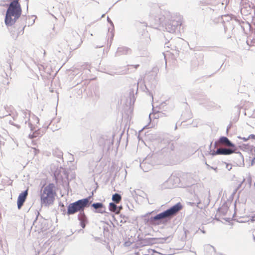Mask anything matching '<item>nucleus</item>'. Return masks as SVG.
<instances>
[{
  "label": "nucleus",
  "instance_id": "obj_1",
  "mask_svg": "<svg viewBox=\"0 0 255 255\" xmlns=\"http://www.w3.org/2000/svg\"><path fill=\"white\" fill-rule=\"evenodd\" d=\"M6 9L4 23L7 27L11 26L20 17L22 9L18 0H11Z\"/></svg>",
  "mask_w": 255,
  "mask_h": 255
},
{
  "label": "nucleus",
  "instance_id": "obj_2",
  "mask_svg": "<svg viewBox=\"0 0 255 255\" xmlns=\"http://www.w3.org/2000/svg\"><path fill=\"white\" fill-rule=\"evenodd\" d=\"M93 194L94 192L93 191L91 195L70 203L67 206V215L70 216L77 212L80 213L83 211L86 208L89 207L92 202L91 199L92 198Z\"/></svg>",
  "mask_w": 255,
  "mask_h": 255
},
{
  "label": "nucleus",
  "instance_id": "obj_3",
  "mask_svg": "<svg viewBox=\"0 0 255 255\" xmlns=\"http://www.w3.org/2000/svg\"><path fill=\"white\" fill-rule=\"evenodd\" d=\"M54 188V184L49 183L44 188L43 190L41 191L40 200L42 205H44L45 206H48L53 204L56 194L53 190Z\"/></svg>",
  "mask_w": 255,
  "mask_h": 255
},
{
  "label": "nucleus",
  "instance_id": "obj_4",
  "mask_svg": "<svg viewBox=\"0 0 255 255\" xmlns=\"http://www.w3.org/2000/svg\"><path fill=\"white\" fill-rule=\"evenodd\" d=\"M182 207L181 203L178 202L166 210L159 213L160 223L165 224L171 220L182 209Z\"/></svg>",
  "mask_w": 255,
  "mask_h": 255
},
{
  "label": "nucleus",
  "instance_id": "obj_5",
  "mask_svg": "<svg viewBox=\"0 0 255 255\" xmlns=\"http://www.w3.org/2000/svg\"><path fill=\"white\" fill-rule=\"evenodd\" d=\"M182 24L181 17L177 16L175 18L172 17L165 23V27L167 31L170 33H174L178 26Z\"/></svg>",
  "mask_w": 255,
  "mask_h": 255
},
{
  "label": "nucleus",
  "instance_id": "obj_6",
  "mask_svg": "<svg viewBox=\"0 0 255 255\" xmlns=\"http://www.w3.org/2000/svg\"><path fill=\"white\" fill-rule=\"evenodd\" d=\"M154 11L158 13L160 12V8L158 6H156L153 9H152L151 12H150V18L151 19H153L154 23L155 25H158L160 24H163L162 23L164 20V17L158 14H155Z\"/></svg>",
  "mask_w": 255,
  "mask_h": 255
},
{
  "label": "nucleus",
  "instance_id": "obj_7",
  "mask_svg": "<svg viewBox=\"0 0 255 255\" xmlns=\"http://www.w3.org/2000/svg\"><path fill=\"white\" fill-rule=\"evenodd\" d=\"M172 238V237L171 236H168L165 238L160 239H156L153 238H146L142 240V243L144 245H152L153 244L156 243V241L159 240V243L163 244L165 242H170L171 241Z\"/></svg>",
  "mask_w": 255,
  "mask_h": 255
},
{
  "label": "nucleus",
  "instance_id": "obj_8",
  "mask_svg": "<svg viewBox=\"0 0 255 255\" xmlns=\"http://www.w3.org/2000/svg\"><path fill=\"white\" fill-rule=\"evenodd\" d=\"M70 36L69 40L75 47H78L81 45L82 41L80 35L76 31L72 30L70 33Z\"/></svg>",
  "mask_w": 255,
  "mask_h": 255
},
{
  "label": "nucleus",
  "instance_id": "obj_9",
  "mask_svg": "<svg viewBox=\"0 0 255 255\" xmlns=\"http://www.w3.org/2000/svg\"><path fill=\"white\" fill-rule=\"evenodd\" d=\"M28 189H26L19 194L17 200V208L19 210L21 208L25 202L28 195Z\"/></svg>",
  "mask_w": 255,
  "mask_h": 255
},
{
  "label": "nucleus",
  "instance_id": "obj_10",
  "mask_svg": "<svg viewBox=\"0 0 255 255\" xmlns=\"http://www.w3.org/2000/svg\"><path fill=\"white\" fill-rule=\"evenodd\" d=\"M152 212L147 213L145 216L144 220L146 223H149L151 224H159L160 223V218L159 214H156L154 216L149 217V215L151 214Z\"/></svg>",
  "mask_w": 255,
  "mask_h": 255
},
{
  "label": "nucleus",
  "instance_id": "obj_11",
  "mask_svg": "<svg viewBox=\"0 0 255 255\" xmlns=\"http://www.w3.org/2000/svg\"><path fill=\"white\" fill-rule=\"evenodd\" d=\"M152 212L147 213L145 216L144 220L146 223H149L151 224H159L160 223V218L159 214H156L154 216L149 217V215L151 214Z\"/></svg>",
  "mask_w": 255,
  "mask_h": 255
},
{
  "label": "nucleus",
  "instance_id": "obj_12",
  "mask_svg": "<svg viewBox=\"0 0 255 255\" xmlns=\"http://www.w3.org/2000/svg\"><path fill=\"white\" fill-rule=\"evenodd\" d=\"M91 207L93 208L95 210V213L104 214L106 213V207L101 202H96L91 204Z\"/></svg>",
  "mask_w": 255,
  "mask_h": 255
},
{
  "label": "nucleus",
  "instance_id": "obj_13",
  "mask_svg": "<svg viewBox=\"0 0 255 255\" xmlns=\"http://www.w3.org/2000/svg\"><path fill=\"white\" fill-rule=\"evenodd\" d=\"M235 153L236 155L233 157L234 163L239 166H244V159L242 154L240 151H235Z\"/></svg>",
  "mask_w": 255,
  "mask_h": 255
},
{
  "label": "nucleus",
  "instance_id": "obj_14",
  "mask_svg": "<svg viewBox=\"0 0 255 255\" xmlns=\"http://www.w3.org/2000/svg\"><path fill=\"white\" fill-rule=\"evenodd\" d=\"M78 220L80 222V226L83 229H84L88 223V218L85 213L84 210L79 213L78 215Z\"/></svg>",
  "mask_w": 255,
  "mask_h": 255
},
{
  "label": "nucleus",
  "instance_id": "obj_15",
  "mask_svg": "<svg viewBox=\"0 0 255 255\" xmlns=\"http://www.w3.org/2000/svg\"><path fill=\"white\" fill-rule=\"evenodd\" d=\"M132 53V50L130 48L126 46H121L118 48L116 52L117 56H121L122 55H129Z\"/></svg>",
  "mask_w": 255,
  "mask_h": 255
},
{
  "label": "nucleus",
  "instance_id": "obj_16",
  "mask_svg": "<svg viewBox=\"0 0 255 255\" xmlns=\"http://www.w3.org/2000/svg\"><path fill=\"white\" fill-rule=\"evenodd\" d=\"M22 117L24 118V120L23 122L25 124L28 123V127L30 128L31 131L33 130V127L32 124L29 122L30 121V111L26 110L25 111L22 112Z\"/></svg>",
  "mask_w": 255,
  "mask_h": 255
},
{
  "label": "nucleus",
  "instance_id": "obj_17",
  "mask_svg": "<svg viewBox=\"0 0 255 255\" xmlns=\"http://www.w3.org/2000/svg\"><path fill=\"white\" fill-rule=\"evenodd\" d=\"M40 214L39 212H37V215L34 221L33 222V226H35V230H42L44 228V227L42 225V222L44 221V219L41 217V219L39 220L38 224L37 223V220L38 216Z\"/></svg>",
  "mask_w": 255,
  "mask_h": 255
},
{
  "label": "nucleus",
  "instance_id": "obj_18",
  "mask_svg": "<svg viewBox=\"0 0 255 255\" xmlns=\"http://www.w3.org/2000/svg\"><path fill=\"white\" fill-rule=\"evenodd\" d=\"M139 85H140L139 88L143 92H146V93L151 96L152 99H153V95L150 91H149V90L146 87V85L144 84V82L142 79H139L137 82V91L138 90V88L139 86Z\"/></svg>",
  "mask_w": 255,
  "mask_h": 255
},
{
  "label": "nucleus",
  "instance_id": "obj_19",
  "mask_svg": "<svg viewBox=\"0 0 255 255\" xmlns=\"http://www.w3.org/2000/svg\"><path fill=\"white\" fill-rule=\"evenodd\" d=\"M148 160L149 159L146 158L140 163V167L144 172H147L152 167V165L148 163Z\"/></svg>",
  "mask_w": 255,
  "mask_h": 255
},
{
  "label": "nucleus",
  "instance_id": "obj_20",
  "mask_svg": "<svg viewBox=\"0 0 255 255\" xmlns=\"http://www.w3.org/2000/svg\"><path fill=\"white\" fill-rule=\"evenodd\" d=\"M219 142L225 144L226 145L236 148L235 144L229 139L228 137L224 136H221L219 139Z\"/></svg>",
  "mask_w": 255,
  "mask_h": 255
},
{
  "label": "nucleus",
  "instance_id": "obj_21",
  "mask_svg": "<svg viewBox=\"0 0 255 255\" xmlns=\"http://www.w3.org/2000/svg\"><path fill=\"white\" fill-rule=\"evenodd\" d=\"M229 206L228 203L225 202L221 207L218 209V214L220 217L221 216H225L228 211Z\"/></svg>",
  "mask_w": 255,
  "mask_h": 255
},
{
  "label": "nucleus",
  "instance_id": "obj_22",
  "mask_svg": "<svg viewBox=\"0 0 255 255\" xmlns=\"http://www.w3.org/2000/svg\"><path fill=\"white\" fill-rule=\"evenodd\" d=\"M236 148H234L233 149L227 148H219V155H229L235 152V150H236Z\"/></svg>",
  "mask_w": 255,
  "mask_h": 255
},
{
  "label": "nucleus",
  "instance_id": "obj_23",
  "mask_svg": "<svg viewBox=\"0 0 255 255\" xmlns=\"http://www.w3.org/2000/svg\"><path fill=\"white\" fill-rule=\"evenodd\" d=\"M134 25H135L138 30H142L144 31L147 27V23L145 22H141L139 20H136Z\"/></svg>",
  "mask_w": 255,
  "mask_h": 255
},
{
  "label": "nucleus",
  "instance_id": "obj_24",
  "mask_svg": "<svg viewBox=\"0 0 255 255\" xmlns=\"http://www.w3.org/2000/svg\"><path fill=\"white\" fill-rule=\"evenodd\" d=\"M53 155L58 158H62L63 152L58 148H55L53 150Z\"/></svg>",
  "mask_w": 255,
  "mask_h": 255
},
{
  "label": "nucleus",
  "instance_id": "obj_25",
  "mask_svg": "<svg viewBox=\"0 0 255 255\" xmlns=\"http://www.w3.org/2000/svg\"><path fill=\"white\" fill-rule=\"evenodd\" d=\"M112 200L113 202L119 203L122 200V196L120 194L116 193L113 195Z\"/></svg>",
  "mask_w": 255,
  "mask_h": 255
},
{
  "label": "nucleus",
  "instance_id": "obj_26",
  "mask_svg": "<svg viewBox=\"0 0 255 255\" xmlns=\"http://www.w3.org/2000/svg\"><path fill=\"white\" fill-rule=\"evenodd\" d=\"M114 202H111L109 205V209L111 212H114L116 213L118 209V206Z\"/></svg>",
  "mask_w": 255,
  "mask_h": 255
},
{
  "label": "nucleus",
  "instance_id": "obj_27",
  "mask_svg": "<svg viewBox=\"0 0 255 255\" xmlns=\"http://www.w3.org/2000/svg\"><path fill=\"white\" fill-rule=\"evenodd\" d=\"M244 146H245V149H248L250 151L252 155H255V147L253 145H246L244 144Z\"/></svg>",
  "mask_w": 255,
  "mask_h": 255
},
{
  "label": "nucleus",
  "instance_id": "obj_28",
  "mask_svg": "<svg viewBox=\"0 0 255 255\" xmlns=\"http://www.w3.org/2000/svg\"><path fill=\"white\" fill-rule=\"evenodd\" d=\"M27 19V17L24 15H22L21 17V23L22 24V25H23L22 29L21 30V31H22V33H23V30L24 29L25 27L26 26L27 22L26 20Z\"/></svg>",
  "mask_w": 255,
  "mask_h": 255
},
{
  "label": "nucleus",
  "instance_id": "obj_29",
  "mask_svg": "<svg viewBox=\"0 0 255 255\" xmlns=\"http://www.w3.org/2000/svg\"><path fill=\"white\" fill-rule=\"evenodd\" d=\"M244 115L245 116H248L249 118H255V111H254L253 112V113H251V111L249 110H245Z\"/></svg>",
  "mask_w": 255,
  "mask_h": 255
},
{
  "label": "nucleus",
  "instance_id": "obj_30",
  "mask_svg": "<svg viewBox=\"0 0 255 255\" xmlns=\"http://www.w3.org/2000/svg\"><path fill=\"white\" fill-rule=\"evenodd\" d=\"M39 136V132L38 130H35L34 132L32 133V134H29V137L30 138L32 139L35 137H38Z\"/></svg>",
  "mask_w": 255,
  "mask_h": 255
},
{
  "label": "nucleus",
  "instance_id": "obj_31",
  "mask_svg": "<svg viewBox=\"0 0 255 255\" xmlns=\"http://www.w3.org/2000/svg\"><path fill=\"white\" fill-rule=\"evenodd\" d=\"M59 206L60 207L61 211L63 212L62 214L64 215L66 214L67 211H66L64 204L63 203H62L61 202H60L59 203Z\"/></svg>",
  "mask_w": 255,
  "mask_h": 255
},
{
  "label": "nucleus",
  "instance_id": "obj_32",
  "mask_svg": "<svg viewBox=\"0 0 255 255\" xmlns=\"http://www.w3.org/2000/svg\"><path fill=\"white\" fill-rule=\"evenodd\" d=\"M210 154L212 155V156H215L217 155H219V148H218L217 150H210Z\"/></svg>",
  "mask_w": 255,
  "mask_h": 255
},
{
  "label": "nucleus",
  "instance_id": "obj_33",
  "mask_svg": "<svg viewBox=\"0 0 255 255\" xmlns=\"http://www.w3.org/2000/svg\"><path fill=\"white\" fill-rule=\"evenodd\" d=\"M189 232L187 230H185L184 231L183 234L181 238V240L183 242L185 241V240L187 238V234Z\"/></svg>",
  "mask_w": 255,
  "mask_h": 255
},
{
  "label": "nucleus",
  "instance_id": "obj_34",
  "mask_svg": "<svg viewBox=\"0 0 255 255\" xmlns=\"http://www.w3.org/2000/svg\"><path fill=\"white\" fill-rule=\"evenodd\" d=\"M247 180L249 185V186L251 187L252 184V178L250 173H249L248 175Z\"/></svg>",
  "mask_w": 255,
  "mask_h": 255
},
{
  "label": "nucleus",
  "instance_id": "obj_35",
  "mask_svg": "<svg viewBox=\"0 0 255 255\" xmlns=\"http://www.w3.org/2000/svg\"><path fill=\"white\" fill-rule=\"evenodd\" d=\"M120 217L123 219L121 220V222H120L121 223H126L127 222L128 217H126L125 215H123L122 214H121L120 215Z\"/></svg>",
  "mask_w": 255,
  "mask_h": 255
},
{
  "label": "nucleus",
  "instance_id": "obj_36",
  "mask_svg": "<svg viewBox=\"0 0 255 255\" xmlns=\"http://www.w3.org/2000/svg\"><path fill=\"white\" fill-rule=\"evenodd\" d=\"M245 179L244 178L243 181L241 182V183L238 185L237 188L235 190V192H236L237 191V190H238L239 188H240L241 187V186L242 185V184L245 182Z\"/></svg>",
  "mask_w": 255,
  "mask_h": 255
},
{
  "label": "nucleus",
  "instance_id": "obj_37",
  "mask_svg": "<svg viewBox=\"0 0 255 255\" xmlns=\"http://www.w3.org/2000/svg\"><path fill=\"white\" fill-rule=\"evenodd\" d=\"M226 168L229 171H230L232 169V165L229 163H226Z\"/></svg>",
  "mask_w": 255,
  "mask_h": 255
},
{
  "label": "nucleus",
  "instance_id": "obj_38",
  "mask_svg": "<svg viewBox=\"0 0 255 255\" xmlns=\"http://www.w3.org/2000/svg\"><path fill=\"white\" fill-rule=\"evenodd\" d=\"M166 105V102H162L160 105V109H163L164 106H165Z\"/></svg>",
  "mask_w": 255,
  "mask_h": 255
},
{
  "label": "nucleus",
  "instance_id": "obj_39",
  "mask_svg": "<svg viewBox=\"0 0 255 255\" xmlns=\"http://www.w3.org/2000/svg\"><path fill=\"white\" fill-rule=\"evenodd\" d=\"M107 21L111 24V26H114V23L111 20V19L109 17V16L107 17Z\"/></svg>",
  "mask_w": 255,
  "mask_h": 255
},
{
  "label": "nucleus",
  "instance_id": "obj_40",
  "mask_svg": "<svg viewBox=\"0 0 255 255\" xmlns=\"http://www.w3.org/2000/svg\"><path fill=\"white\" fill-rule=\"evenodd\" d=\"M249 221H251V222H254L255 221V214L252 216L251 218L248 220Z\"/></svg>",
  "mask_w": 255,
  "mask_h": 255
},
{
  "label": "nucleus",
  "instance_id": "obj_41",
  "mask_svg": "<svg viewBox=\"0 0 255 255\" xmlns=\"http://www.w3.org/2000/svg\"><path fill=\"white\" fill-rule=\"evenodd\" d=\"M128 66H130V67H133L135 68V69H137V68H138V67H139V64H136V65H128Z\"/></svg>",
  "mask_w": 255,
  "mask_h": 255
},
{
  "label": "nucleus",
  "instance_id": "obj_42",
  "mask_svg": "<svg viewBox=\"0 0 255 255\" xmlns=\"http://www.w3.org/2000/svg\"><path fill=\"white\" fill-rule=\"evenodd\" d=\"M249 139H255V134H251L249 135Z\"/></svg>",
  "mask_w": 255,
  "mask_h": 255
},
{
  "label": "nucleus",
  "instance_id": "obj_43",
  "mask_svg": "<svg viewBox=\"0 0 255 255\" xmlns=\"http://www.w3.org/2000/svg\"><path fill=\"white\" fill-rule=\"evenodd\" d=\"M122 208H123V207L122 206H118V209H117L116 213H118V212H119L122 209Z\"/></svg>",
  "mask_w": 255,
  "mask_h": 255
},
{
  "label": "nucleus",
  "instance_id": "obj_44",
  "mask_svg": "<svg viewBox=\"0 0 255 255\" xmlns=\"http://www.w3.org/2000/svg\"><path fill=\"white\" fill-rule=\"evenodd\" d=\"M238 137L241 138V137L240 136H238ZM242 139H243L244 141H247L249 139V136L248 137H244L242 138Z\"/></svg>",
  "mask_w": 255,
  "mask_h": 255
},
{
  "label": "nucleus",
  "instance_id": "obj_45",
  "mask_svg": "<svg viewBox=\"0 0 255 255\" xmlns=\"http://www.w3.org/2000/svg\"><path fill=\"white\" fill-rule=\"evenodd\" d=\"M255 162V156L252 159V162H251V165H253Z\"/></svg>",
  "mask_w": 255,
  "mask_h": 255
},
{
  "label": "nucleus",
  "instance_id": "obj_46",
  "mask_svg": "<svg viewBox=\"0 0 255 255\" xmlns=\"http://www.w3.org/2000/svg\"><path fill=\"white\" fill-rule=\"evenodd\" d=\"M35 22V19H33L32 20V22L31 23H30V22H29L28 23V26H29L30 25H32Z\"/></svg>",
  "mask_w": 255,
  "mask_h": 255
},
{
  "label": "nucleus",
  "instance_id": "obj_47",
  "mask_svg": "<svg viewBox=\"0 0 255 255\" xmlns=\"http://www.w3.org/2000/svg\"><path fill=\"white\" fill-rule=\"evenodd\" d=\"M205 164L206 165V166L208 167V168H210V169L213 168V167H212L210 165H209V164H208L206 162H205Z\"/></svg>",
  "mask_w": 255,
  "mask_h": 255
},
{
  "label": "nucleus",
  "instance_id": "obj_48",
  "mask_svg": "<svg viewBox=\"0 0 255 255\" xmlns=\"http://www.w3.org/2000/svg\"><path fill=\"white\" fill-rule=\"evenodd\" d=\"M201 3H202L203 4H204L205 5H207V4H209V3L208 2H206V1H205L204 2L203 1H200Z\"/></svg>",
  "mask_w": 255,
  "mask_h": 255
},
{
  "label": "nucleus",
  "instance_id": "obj_49",
  "mask_svg": "<svg viewBox=\"0 0 255 255\" xmlns=\"http://www.w3.org/2000/svg\"><path fill=\"white\" fill-rule=\"evenodd\" d=\"M223 219L225 220L227 222H229L230 221V218H223Z\"/></svg>",
  "mask_w": 255,
  "mask_h": 255
},
{
  "label": "nucleus",
  "instance_id": "obj_50",
  "mask_svg": "<svg viewBox=\"0 0 255 255\" xmlns=\"http://www.w3.org/2000/svg\"><path fill=\"white\" fill-rule=\"evenodd\" d=\"M218 142H219V140L218 141H216L214 143V148H216L217 145V143Z\"/></svg>",
  "mask_w": 255,
  "mask_h": 255
},
{
  "label": "nucleus",
  "instance_id": "obj_51",
  "mask_svg": "<svg viewBox=\"0 0 255 255\" xmlns=\"http://www.w3.org/2000/svg\"><path fill=\"white\" fill-rule=\"evenodd\" d=\"M234 206H235V211H236V202H235V203L234 204ZM235 214H236V211H235L233 217L235 216Z\"/></svg>",
  "mask_w": 255,
  "mask_h": 255
},
{
  "label": "nucleus",
  "instance_id": "obj_52",
  "mask_svg": "<svg viewBox=\"0 0 255 255\" xmlns=\"http://www.w3.org/2000/svg\"><path fill=\"white\" fill-rule=\"evenodd\" d=\"M213 170H214L216 172L218 171V168L217 167H213V168H212Z\"/></svg>",
  "mask_w": 255,
  "mask_h": 255
},
{
  "label": "nucleus",
  "instance_id": "obj_53",
  "mask_svg": "<svg viewBox=\"0 0 255 255\" xmlns=\"http://www.w3.org/2000/svg\"><path fill=\"white\" fill-rule=\"evenodd\" d=\"M212 142L210 143V145H209V150H212L211 149V147H212Z\"/></svg>",
  "mask_w": 255,
  "mask_h": 255
},
{
  "label": "nucleus",
  "instance_id": "obj_54",
  "mask_svg": "<svg viewBox=\"0 0 255 255\" xmlns=\"http://www.w3.org/2000/svg\"><path fill=\"white\" fill-rule=\"evenodd\" d=\"M21 32H22V31H21V30H20V31H19L18 32H17V35H18V34H20V33H21ZM16 37H18V35H16Z\"/></svg>",
  "mask_w": 255,
  "mask_h": 255
},
{
  "label": "nucleus",
  "instance_id": "obj_55",
  "mask_svg": "<svg viewBox=\"0 0 255 255\" xmlns=\"http://www.w3.org/2000/svg\"><path fill=\"white\" fill-rule=\"evenodd\" d=\"M102 47H103V45L97 46H96L95 48H97Z\"/></svg>",
  "mask_w": 255,
  "mask_h": 255
},
{
  "label": "nucleus",
  "instance_id": "obj_56",
  "mask_svg": "<svg viewBox=\"0 0 255 255\" xmlns=\"http://www.w3.org/2000/svg\"><path fill=\"white\" fill-rule=\"evenodd\" d=\"M230 128V126H228L227 128V131L228 132V130L229 129V128Z\"/></svg>",
  "mask_w": 255,
  "mask_h": 255
},
{
  "label": "nucleus",
  "instance_id": "obj_57",
  "mask_svg": "<svg viewBox=\"0 0 255 255\" xmlns=\"http://www.w3.org/2000/svg\"><path fill=\"white\" fill-rule=\"evenodd\" d=\"M33 17H34V15H32V16H31V17H30V16H28V19H29L30 18H33Z\"/></svg>",
  "mask_w": 255,
  "mask_h": 255
},
{
  "label": "nucleus",
  "instance_id": "obj_58",
  "mask_svg": "<svg viewBox=\"0 0 255 255\" xmlns=\"http://www.w3.org/2000/svg\"><path fill=\"white\" fill-rule=\"evenodd\" d=\"M240 222H241V223H245V222H246V221L242 220V221H240Z\"/></svg>",
  "mask_w": 255,
  "mask_h": 255
},
{
  "label": "nucleus",
  "instance_id": "obj_59",
  "mask_svg": "<svg viewBox=\"0 0 255 255\" xmlns=\"http://www.w3.org/2000/svg\"><path fill=\"white\" fill-rule=\"evenodd\" d=\"M167 44H168V43H165V45H166V46H167V47H169V46H168Z\"/></svg>",
  "mask_w": 255,
  "mask_h": 255
},
{
  "label": "nucleus",
  "instance_id": "obj_60",
  "mask_svg": "<svg viewBox=\"0 0 255 255\" xmlns=\"http://www.w3.org/2000/svg\"><path fill=\"white\" fill-rule=\"evenodd\" d=\"M216 220H218V221H219V218H217V217H216Z\"/></svg>",
  "mask_w": 255,
  "mask_h": 255
},
{
  "label": "nucleus",
  "instance_id": "obj_61",
  "mask_svg": "<svg viewBox=\"0 0 255 255\" xmlns=\"http://www.w3.org/2000/svg\"><path fill=\"white\" fill-rule=\"evenodd\" d=\"M208 193H209V197H210V191H209Z\"/></svg>",
  "mask_w": 255,
  "mask_h": 255
},
{
  "label": "nucleus",
  "instance_id": "obj_62",
  "mask_svg": "<svg viewBox=\"0 0 255 255\" xmlns=\"http://www.w3.org/2000/svg\"><path fill=\"white\" fill-rule=\"evenodd\" d=\"M133 192H134L136 195H138L137 193H136V192L135 190H133Z\"/></svg>",
  "mask_w": 255,
  "mask_h": 255
},
{
  "label": "nucleus",
  "instance_id": "obj_63",
  "mask_svg": "<svg viewBox=\"0 0 255 255\" xmlns=\"http://www.w3.org/2000/svg\"><path fill=\"white\" fill-rule=\"evenodd\" d=\"M135 255H139L138 254V253H136Z\"/></svg>",
  "mask_w": 255,
  "mask_h": 255
},
{
  "label": "nucleus",
  "instance_id": "obj_64",
  "mask_svg": "<svg viewBox=\"0 0 255 255\" xmlns=\"http://www.w3.org/2000/svg\"><path fill=\"white\" fill-rule=\"evenodd\" d=\"M170 255V254H168V255H167V254H164L163 255Z\"/></svg>",
  "mask_w": 255,
  "mask_h": 255
}]
</instances>
